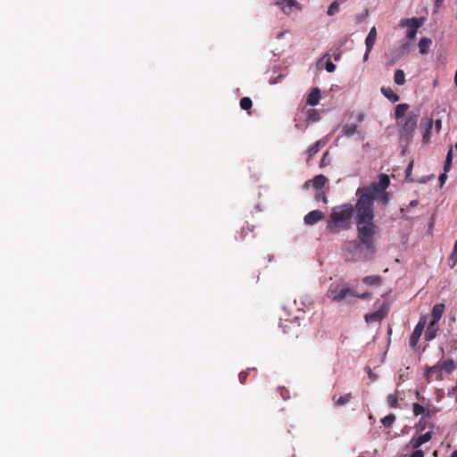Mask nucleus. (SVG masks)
I'll return each mask as SVG.
<instances>
[{
	"label": "nucleus",
	"instance_id": "obj_22",
	"mask_svg": "<svg viewBox=\"0 0 457 457\" xmlns=\"http://www.w3.org/2000/svg\"><path fill=\"white\" fill-rule=\"evenodd\" d=\"M308 122H317L320 119V115L316 109H309L306 112Z\"/></svg>",
	"mask_w": 457,
	"mask_h": 457
},
{
	"label": "nucleus",
	"instance_id": "obj_40",
	"mask_svg": "<svg viewBox=\"0 0 457 457\" xmlns=\"http://www.w3.org/2000/svg\"><path fill=\"white\" fill-rule=\"evenodd\" d=\"M328 154V151L323 154L322 159L320 161V166L321 167L326 165V158H327Z\"/></svg>",
	"mask_w": 457,
	"mask_h": 457
},
{
	"label": "nucleus",
	"instance_id": "obj_35",
	"mask_svg": "<svg viewBox=\"0 0 457 457\" xmlns=\"http://www.w3.org/2000/svg\"><path fill=\"white\" fill-rule=\"evenodd\" d=\"M450 260L453 261V266L457 263V240L454 243L453 252L450 255Z\"/></svg>",
	"mask_w": 457,
	"mask_h": 457
},
{
	"label": "nucleus",
	"instance_id": "obj_32",
	"mask_svg": "<svg viewBox=\"0 0 457 457\" xmlns=\"http://www.w3.org/2000/svg\"><path fill=\"white\" fill-rule=\"evenodd\" d=\"M387 403L392 408H397L398 407V397L396 395L391 394L386 398Z\"/></svg>",
	"mask_w": 457,
	"mask_h": 457
},
{
	"label": "nucleus",
	"instance_id": "obj_2",
	"mask_svg": "<svg viewBox=\"0 0 457 457\" xmlns=\"http://www.w3.org/2000/svg\"><path fill=\"white\" fill-rule=\"evenodd\" d=\"M327 297L332 302L337 303L346 301L350 297L367 300L371 297V293L363 292L360 294L345 282H334L329 285V287L327 291Z\"/></svg>",
	"mask_w": 457,
	"mask_h": 457
},
{
	"label": "nucleus",
	"instance_id": "obj_27",
	"mask_svg": "<svg viewBox=\"0 0 457 457\" xmlns=\"http://www.w3.org/2000/svg\"><path fill=\"white\" fill-rule=\"evenodd\" d=\"M351 399H352V394L348 393V394H345V395L338 397L337 400L336 401L335 404L337 406H343V405H345L346 403H348L351 401Z\"/></svg>",
	"mask_w": 457,
	"mask_h": 457
},
{
	"label": "nucleus",
	"instance_id": "obj_10",
	"mask_svg": "<svg viewBox=\"0 0 457 457\" xmlns=\"http://www.w3.org/2000/svg\"><path fill=\"white\" fill-rule=\"evenodd\" d=\"M321 98L320 90L318 87L312 88L310 94L306 99V104L311 106H316L319 104Z\"/></svg>",
	"mask_w": 457,
	"mask_h": 457
},
{
	"label": "nucleus",
	"instance_id": "obj_38",
	"mask_svg": "<svg viewBox=\"0 0 457 457\" xmlns=\"http://www.w3.org/2000/svg\"><path fill=\"white\" fill-rule=\"evenodd\" d=\"M410 457H424V453L420 449H415V451L410 455Z\"/></svg>",
	"mask_w": 457,
	"mask_h": 457
},
{
	"label": "nucleus",
	"instance_id": "obj_26",
	"mask_svg": "<svg viewBox=\"0 0 457 457\" xmlns=\"http://www.w3.org/2000/svg\"><path fill=\"white\" fill-rule=\"evenodd\" d=\"M452 160H453V146H451L448 150L446 159L444 165V170L445 172H447L450 170L452 166Z\"/></svg>",
	"mask_w": 457,
	"mask_h": 457
},
{
	"label": "nucleus",
	"instance_id": "obj_16",
	"mask_svg": "<svg viewBox=\"0 0 457 457\" xmlns=\"http://www.w3.org/2000/svg\"><path fill=\"white\" fill-rule=\"evenodd\" d=\"M380 90L383 96L389 101L393 103L399 101V96L391 87H382Z\"/></svg>",
	"mask_w": 457,
	"mask_h": 457
},
{
	"label": "nucleus",
	"instance_id": "obj_47",
	"mask_svg": "<svg viewBox=\"0 0 457 457\" xmlns=\"http://www.w3.org/2000/svg\"><path fill=\"white\" fill-rule=\"evenodd\" d=\"M370 378H373V375L370 372Z\"/></svg>",
	"mask_w": 457,
	"mask_h": 457
},
{
	"label": "nucleus",
	"instance_id": "obj_39",
	"mask_svg": "<svg viewBox=\"0 0 457 457\" xmlns=\"http://www.w3.org/2000/svg\"><path fill=\"white\" fill-rule=\"evenodd\" d=\"M441 126H442V121H441V120H436L435 121V128H436V130L437 132H439V131H440V129H441Z\"/></svg>",
	"mask_w": 457,
	"mask_h": 457
},
{
	"label": "nucleus",
	"instance_id": "obj_17",
	"mask_svg": "<svg viewBox=\"0 0 457 457\" xmlns=\"http://www.w3.org/2000/svg\"><path fill=\"white\" fill-rule=\"evenodd\" d=\"M442 368L440 364L434 365L432 367H429L426 370V377L428 379H429L433 375L436 376V379H441L442 378Z\"/></svg>",
	"mask_w": 457,
	"mask_h": 457
},
{
	"label": "nucleus",
	"instance_id": "obj_19",
	"mask_svg": "<svg viewBox=\"0 0 457 457\" xmlns=\"http://www.w3.org/2000/svg\"><path fill=\"white\" fill-rule=\"evenodd\" d=\"M409 109V105L407 104H400L396 106L395 114L397 120L403 119L406 115L405 112Z\"/></svg>",
	"mask_w": 457,
	"mask_h": 457
},
{
	"label": "nucleus",
	"instance_id": "obj_11",
	"mask_svg": "<svg viewBox=\"0 0 457 457\" xmlns=\"http://www.w3.org/2000/svg\"><path fill=\"white\" fill-rule=\"evenodd\" d=\"M421 126H425V129L422 135V141L424 144H427L430 140L431 130L433 127V120L431 119L422 120Z\"/></svg>",
	"mask_w": 457,
	"mask_h": 457
},
{
	"label": "nucleus",
	"instance_id": "obj_29",
	"mask_svg": "<svg viewBox=\"0 0 457 457\" xmlns=\"http://www.w3.org/2000/svg\"><path fill=\"white\" fill-rule=\"evenodd\" d=\"M339 0L334 1L330 4L328 6V9L327 11V13L328 16H333L334 14L337 13L339 12Z\"/></svg>",
	"mask_w": 457,
	"mask_h": 457
},
{
	"label": "nucleus",
	"instance_id": "obj_42",
	"mask_svg": "<svg viewBox=\"0 0 457 457\" xmlns=\"http://www.w3.org/2000/svg\"><path fill=\"white\" fill-rule=\"evenodd\" d=\"M445 0H435V4L436 7H440Z\"/></svg>",
	"mask_w": 457,
	"mask_h": 457
},
{
	"label": "nucleus",
	"instance_id": "obj_21",
	"mask_svg": "<svg viewBox=\"0 0 457 457\" xmlns=\"http://www.w3.org/2000/svg\"><path fill=\"white\" fill-rule=\"evenodd\" d=\"M431 45V40L428 37H422L419 42L420 53L425 54L428 52V47Z\"/></svg>",
	"mask_w": 457,
	"mask_h": 457
},
{
	"label": "nucleus",
	"instance_id": "obj_14",
	"mask_svg": "<svg viewBox=\"0 0 457 457\" xmlns=\"http://www.w3.org/2000/svg\"><path fill=\"white\" fill-rule=\"evenodd\" d=\"M276 4L279 5L285 13L289 14L292 8L299 4L295 0H277Z\"/></svg>",
	"mask_w": 457,
	"mask_h": 457
},
{
	"label": "nucleus",
	"instance_id": "obj_28",
	"mask_svg": "<svg viewBox=\"0 0 457 457\" xmlns=\"http://www.w3.org/2000/svg\"><path fill=\"white\" fill-rule=\"evenodd\" d=\"M395 421V415L393 414V413H390L388 415H386V417H384L382 420H381V423L386 427V428H390L392 427V425L394 424V422Z\"/></svg>",
	"mask_w": 457,
	"mask_h": 457
},
{
	"label": "nucleus",
	"instance_id": "obj_8",
	"mask_svg": "<svg viewBox=\"0 0 457 457\" xmlns=\"http://www.w3.org/2000/svg\"><path fill=\"white\" fill-rule=\"evenodd\" d=\"M386 316V311L384 308H380L376 312L367 313L364 319L367 323H373L382 320Z\"/></svg>",
	"mask_w": 457,
	"mask_h": 457
},
{
	"label": "nucleus",
	"instance_id": "obj_48",
	"mask_svg": "<svg viewBox=\"0 0 457 457\" xmlns=\"http://www.w3.org/2000/svg\"><path fill=\"white\" fill-rule=\"evenodd\" d=\"M455 149L457 150V143L454 145Z\"/></svg>",
	"mask_w": 457,
	"mask_h": 457
},
{
	"label": "nucleus",
	"instance_id": "obj_36",
	"mask_svg": "<svg viewBox=\"0 0 457 457\" xmlns=\"http://www.w3.org/2000/svg\"><path fill=\"white\" fill-rule=\"evenodd\" d=\"M326 70L328 72H333L336 70V65L332 62L328 61L326 62Z\"/></svg>",
	"mask_w": 457,
	"mask_h": 457
},
{
	"label": "nucleus",
	"instance_id": "obj_31",
	"mask_svg": "<svg viewBox=\"0 0 457 457\" xmlns=\"http://www.w3.org/2000/svg\"><path fill=\"white\" fill-rule=\"evenodd\" d=\"M314 198L317 202H322L324 204L328 202L327 194L323 190H317Z\"/></svg>",
	"mask_w": 457,
	"mask_h": 457
},
{
	"label": "nucleus",
	"instance_id": "obj_9",
	"mask_svg": "<svg viewBox=\"0 0 457 457\" xmlns=\"http://www.w3.org/2000/svg\"><path fill=\"white\" fill-rule=\"evenodd\" d=\"M432 438V432L428 431L418 437H412L410 441V445L413 449H419L423 444L430 441Z\"/></svg>",
	"mask_w": 457,
	"mask_h": 457
},
{
	"label": "nucleus",
	"instance_id": "obj_7",
	"mask_svg": "<svg viewBox=\"0 0 457 457\" xmlns=\"http://www.w3.org/2000/svg\"><path fill=\"white\" fill-rule=\"evenodd\" d=\"M324 219V213L320 210H314L310 212L304 216V223L306 225H314L320 220Z\"/></svg>",
	"mask_w": 457,
	"mask_h": 457
},
{
	"label": "nucleus",
	"instance_id": "obj_43",
	"mask_svg": "<svg viewBox=\"0 0 457 457\" xmlns=\"http://www.w3.org/2000/svg\"><path fill=\"white\" fill-rule=\"evenodd\" d=\"M370 53V52H368V48H366V52H365V54L363 55V61L364 62H366L369 59Z\"/></svg>",
	"mask_w": 457,
	"mask_h": 457
},
{
	"label": "nucleus",
	"instance_id": "obj_6",
	"mask_svg": "<svg viewBox=\"0 0 457 457\" xmlns=\"http://www.w3.org/2000/svg\"><path fill=\"white\" fill-rule=\"evenodd\" d=\"M328 182V179L322 175H317L312 179L305 181L303 184L304 188H308L311 185L317 190H321L325 184Z\"/></svg>",
	"mask_w": 457,
	"mask_h": 457
},
{
	"label": "nucleus",
	"instance_id": "obj_13",
	"mask_svg": "<svg viewBox=\"0 0 457 457\" xmlns=\"http://www.w3.org/2000/svg\"><path fill=\"white\" fill-rule=\"evenodd\" d=\"M445 306L444 303H436L433 306L431 312V321L439 322L441 320L443 313L445 312Z\"/></svg>",
	"mask_w": 457,
	"mask_h": 457
},
{
	"label": "nucleus",
	"instance_id": "obj_5",
	"mask_svg": "<svg viewBox=\"0 0 457 457\" xmlns=\"http://www.w3.org/2000/svg\"><path fill=\"white\" fill-rule=\"evenodd\" d=\"M402 22L408 26L406 37L409 40L413 39L416 37L418 28L421 25L420 22H419V20L417 18H412L402 21Z\"/></svg>",
	"mask_w": 457,
	"mask_h": 457
},
{
	"label": "nucleus",
	"instance_id": "obj_34",
	"mask_svg": "<svg viewBox=\"0 0 457 457\" xmlns=\"http://www.w3.org/2000/svg\"><path fill=\"white\" fill-rule=\"evenodd\" d=\"M412 168H413V162H411L408 164V166L406 167V170H405V178L409 181H413V179L411 177V176Z\"/></svg>",
	"mask_w": 457,
	"mask_h": 457
},
{
	"label": "nucleus",
	"instance_id": "obj_24",
	"mask_svg": "<svg viewBox=\"0 0 457 457\" xmlns=\"http://www.w3.org/2000/svg\"><path fill=\"white\" fill-rule=\"evenodd\" d=\"M394 80L397 85H403L405 83V74L403 70L397 69L395 71Z\"/></svg>",
	"mask_w": 457,
	"mask_h": 457
},
{
	"label": "nucleus",
	"instance_id": "obj_18",
	"mask_svg": "<svg viewBox=\"0 0 457 457\" xmlns=\"http://www.w3.org/2000/svg\"><path fill=\"white\" fill-rule=\"evenodd\" d=\"M362 283L367 286L378 287L382 284V278L380 276H366L362 278Z\"/></svg>",
	"mask_w": 457,
	"mask_h": 457
},
{
	"label": "nucleus",
	"instance_id": "obj_12",
	"mask_svg": "<svg viewBox=\"0 0 457 457\" xmlns=\"http://www.w3.org/2000/svg\"><path fill=\"white\" fill-rule=\"evenodd\" d=\"M439 329L438 322L430 321L425 331V339L430 341L434 339Z\"/></svg>",
	"mask_w": 457,
	"mask_h": 457
},
{
	"label": "nucleus",
	"instance_id": "obj_1",
	"mask_svg": "<svg viewBox=\"0 0 457 457\" xmlns=\"http://www.w3.org/2000/svg\"><path fill=\"white\" fill-rule=\"evenodd\" d=\"M390 179L386 174H380L378 182H372L368 187H359L356 191L357 202L343 204L332 208L327 220V230L336 233L351 228L354 217L358 241L349 243L348 250L356 253L362 247L374 252V237L377 226L374 223V201L378 200L383 205L389 202V195L386 189L389 187Z\"/></svg>",
	"mask_w": 457,
	"mask_h": 457
},
{
	"label": "nucleus",
	"instance_id": "obj_41",
	"mask_svg": "<svg viewBox=\"0 0 457 457\" xmlns=\"http://www.w3.org/2000/svg\"><path fill=\"white\" fill-rule=\"evenodd\" d=\"M446 178L447 177H446L445 173H443L439 176V181H440L441 186L445 183Z\"/></svg>",
	"mask_w": 457,
	"mask_h": 457
},
{
	"label": "nucleus",
	"instance_id": "obj_3",
	"mask_svg": "<svg viewBox=\"0 0 457 457\" xmlns=\"http://www.w3.org/2000/svg\"><path fill=\"white\" fill-rule=\"evenodd\" d=\"M419 116V111H412L410 112L403 119H402L400 122V133L402 136L407 138H411L413 136L414 130L417 127Z\"/></svg>",
	"mask_w": 457,
	"mask_h": 457
},
{
	"label": "nucleus",
	"instance_id": "obj_20",
	"mask_svg": "<svg viewBox=\"0 0 457 457\" xmlns=\"http://www.w3.org/2000/svg\"><path fill=\"white\" fill-rule=\"evenodd\" d=\"M325 145V142L322 141V140H318L317 142H315L313 145H312L309 148H308V155H309V158L312 157L313 155H315L320 149L321 146H324Z\"/></svg>",
	"mask_w": 457,
	"mask_h": 457
},
{
	"label": "nucleus",
	"instance_id": "obj_44",
	"mask_svg": "<svg viewBox=\"0 0 457 457\" xmlns=\"http://www.w3.org/2000/svg\"><path fill=\"white\" fill-rule=\"evenodd\" d=\"M419 427H420V428L421 430L425 428V425H424V424H422V419H421V420H420V422H419Z\"/></svg>",
	"mask_w": 457,
	"mask_h": 457
},
{
	"label": "nucleus",
	"instance_id": "obj_4",
	"mask_svg": "<svg viewBox=\"0 0 457 457\" xmlns=\"http://www.w3.org/2000/svg\"><path fill=\"white\" fill-rule=\"evenodd\" d=\"M426 326V318L423 317L420 320L416 327L414 328L411 337H410V345L411 347H415L420 340V337L424 330Z\"/></svg>",
	"mask_w": 457,
	"mask_h": 457
},
{
	"label": "nucleus",
	"instance_id": "obj_45",
	"mask_svg": "<svg viewBox=\"0 0 457 457\" xmlns=\"http://www.w3.org/2000/svg\"><path fill=\"white\" fill-rule=\"evenodd\" d=\"M451 457H457V450L452 453Z\"/></svg>",
	"mask_w": 457,
	"mask_h": 457
},
{
	"label": "nucleus",
	"instance_id": "obj_15",
	"mask_svg": "<svg viewBox=\"0 0 457 457\" xmlns=\"http://www.w3.org/2000/svg\"><path fill=\"white\" fill-rule=\"evenodd\" d=\"M377 39V29L372 27L365 39V46L368 48V52H370L375 45Z\"/></svg>",
	"mask_w": 457,
	"mask_h": 457
},
{
	"label": "nucleus",
	"instance_id": "obj_30",
	"mask_svg": "<svg viewBox=\"0 0 457 457\" xmlns=\"http://www.w3.org/2000/svg\"><path fill=\"white\" fill-rule=\"evenodd\" d=\"M239 104L243 110H249L252 108L253 102H252L251 98L245 96V97L241 98Z\"/></svg>",
	"mask_w": 457,
	"mask_h": 457
},
{
	"label": "nucleus",
	"instance_id": "obj_33",
	"mask_svg": "<svg viewBox=\"0 0 457 457\" xmlns=\"http://www.w3.org/2000/svg\"><path fill=\"white\" fill-rule=\"evenodd\" d=\"M412 410H413V414L415 416L421 415V414H423L425 412V408L422 405H420V403H413Z\"/></svg>",
	"mask_w": 457,
	"mask_h": 457
},
{
	"label": "nucleus",
	"instance_id": "obj_25",
	"mask_svg": "<svg viewBox=\"0 0 457 457\" xmlns=\"http://www.w3.org/2000/svg\"><path fill=\"white\" fill-rule=\"evenodd\" d=\"M357 130V126L355 124H345L343 127V133L346 137L353 136Z\"/></svg>",
	"mask_w": 457,
	"mask_h": 457
},
{
	"label": "nucleus",
	"instance_id": "obj_23",
	"mask_svg": "<svg viewBox=\"0 0 457 457\" xmlns=\"http://www.w3.org/2000/svg\"><path fill=\"white\" fill-rule=\"evenodd\" d=\"M440 366L442 370L445 371L446 373H451L455 368V363L453 360L448 359L444 361Z\"/></svg>",
	"mask_w": 457,
	"mask_h": 457
},
{
	"label": "nucleus",
	"instance_id": "obj_46",
	"mask_svg": "<svg viewBox=\"0 0 457 457\" xmlns=\"http://www.w3.org/2000/svg\"><path fill=\"white\" fill-rule=\"evenodd\" d=\"M362 119H363V115H362V114H360V115L358 116V120H359L360 121H361V120H362Z\"/></svg>",
	"mask_w": 457,
	"mask_h": 457
},
{
	"label": "nucleus",
	"instance_id": "obj_37",
	"mask_svg": "<svg viewBox=\"0 0 457 457\" xmlns=\"http://www.w3.org/2000/svg\"><path fill=\"white\" fill-rule=\"evenodd\" d=\"M247 376H248V372L247 371H242V372L239 373L238 379H239L241 384H244L245 382Z\"/></svg>",
	"mask_w": 457,
	"mask_h": 457
}]
</instances>
